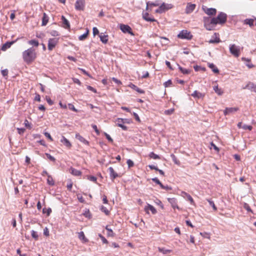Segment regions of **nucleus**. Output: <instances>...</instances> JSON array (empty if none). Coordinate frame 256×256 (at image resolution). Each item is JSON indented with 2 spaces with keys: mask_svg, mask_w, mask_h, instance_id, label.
<instances>
[{
  "mask_svg": "<svg viewBox=\"0 0 256 256\" xmlns=\"http://www.w3.org/2000/svg\"><path fill=\"white\" fill-rule=\"evenodd\" d=\"M43 213H46L48 216H49L52 212V210L50 208L46 210V208H44L42 210Z\"/></svg>",
  "mask_w": 256,
  "mask_h": 256,
  "instance_id": "bf43d9fd",
  "label": "nucleus"
},
{
  "mask_svg": "<svg viewBox=\"0 0 256 256\" xmlns=\"http://www.w3.org/2000/svg\"><path fill=\"white\" fill-rule=\"evenodd\" d=\"M172 8V6L171 4H166L165 3H163L159 6L158 8L156 10L155 12L156 13L161 14Z\"/></svg>",
  "mask_w": 256,
  "mask_h": 256,
  "instance_id": "423d86ee",
  "label": "nucleus"
},
{
  "mask_svg": "<svg viewBox=\"0 0 256 256\" xmlns=\"http://www.w3.org/2000/svg\"><path fill=\"white\" fill-rule=\"evenodd\" d=\"M202 8L204 12L208 16H214L216 13V10L214 8H208L203 6Z\"/></svg>",
  "mask_w": 256,
  "mask_h": 256,
  "instance_id": "9d476101",
  "label": "nucleus"
},
{
  "mask_svg": "<svg viewBox=\"0 0 256 256\" xmlns=\"http://www.w3.org/2000/svg\"><path fill=\"white\" fill-rule=\"evenodd\" d=\"M85 6V0H76L75 8L78 10H84Z\"/></svg>",
  "mask_w": 256,
  "mask_h": 256,
  "instance_id": "1a4fd4ad",
  "label": "nucleus"
},
{
  "mask_svg": "<svg viewBox=\"0 0 256 256\" xmlns=\"http://www.w3.org/2000/svg\"><path fill=\"white\" fill-rule=\"evenodd\" d=\"M46 102H48V103L50 105L52 106V105L54 104L53 101L50 98L46 97Z\"/></svg>",
  "mask_w": 256,
  "mask_h": 256,
  "instance_id": "774afa93",
  "label": "nucleus"
},
{
  "mask_svg": "<svg viewBox=\"0 0 256 256\" xmlns=\"http://www.w3.org/2000/svg\"><path fill=\"white\" fill-rule=\"evenodd\" d=\"M214 90L219 96L222 95L224 93L222 90L219 88L218 85L214 86Z\"/></svg>",
  "mask_w": 256,
  "mask_h": 256,
  "instance_id": "7c9ffc66",
  "label": "nucleus"
},
{
  "mask_svg": "<svg viewBox=\"0 0 256 256\" xmlns=\"http://www.w3.org/2000/svg\"><path fill=\"white\" fill-rule=\"evenodd\" d=\"M172 85V82L171 80H168L164 83V86L165 87H169Z\"/></svg>",
  "mask_w": 256,
  "mask_h": 256,
  "instance_id": "3c124183",
  "label": "nucleus"
},
{
  "mask_svg": "<svg viewBox=\"0 0 256 256\" xmlns=\"http://www.w3.org/2000/svg\"><path fill=\"white\" fill-rule=\"evenodd\" d=\"M220 42V35L218 33L215 32L212 36V39H210L208 42L210 44H218Z\"/></svg>",
  "mask_w": 256,
  "mask_h": 256,
  "instance_id": "ddd939ff",
  "label": "nucleus"
},
{
  "mask_svg": "<svg viewBox=\"0 0 256 256\" xmlns=\"http://www.w3.org/2000/svg\"><path fill=\"white\" fill-rule=\"evenodd\" d=\"M230 52L235 57H238L240 55V50L234 44H231L230 46Z\"/></svg>",
  "mask_w": 256,
  "mask_h": 256,
  "instance_id": "0eeeda50",
  "label": "nucleus"
},
{
  "mask_svg": "<svg viewBox=\"0 0 256 256\" xmlns=\"http://www.w3.org/2000/svg\"><path fill=\"white\" fill-rule=\"evenodd\" d=\"M60 142L62 143L66 148H70L72 146L70 142L64 136H62Z\"/></svg>",
  "mask_w": 256,
  "mask_h": 256,
  "instance_id": "a211bd4d",
  "label": "nucleus"
},
{
  "mask_svg": "<svg viewBox=\"0 0 256 256\" xmlns=\"http://www.w3.org/2000/svg\"><path fill=\"white\" fill-rule=\"evenodd\" d=\"M44 134L50 141L52 142L54 140L53 138L48 132H46Z\"/></svg>",
  "mask_w": 256,
  "mask_h": 256,
  "instance_id": "864d4df0",
  "label": "nucleus"
},
{
  "mask_svg": "<svg viewBox=\"0 0 256 256\" xmlns=\"http://www.w3.org/2000/svg\"><path fill=\"white\" fill-rule=\"evenodd\" d=\"M106 229L108 231V234H108V236H112V237L114 236V234L113 231L111 229L108 228V226H106Z\"/></svg>",
  "mask_w": 256,
  "mask_h": 256,
  "instance_id": "a19ab883",
  "label": "nucleus"
},
{
  "mask_svg": "<svg viewBox=\"0 0 256 256\" xmlns=\"http://www.w3.org/2000/svg\"><path fill=\"white\" fill-rule=\"evenodd\" d=\"M245 88L250 90L252 92H256V84H254V82H248Z\"/></svg>",
  "mask_w": 256,
  "mask_h": 256,
  "instance_id": "4be33fe9",
  "label": "nucleus"
},
{
  "mask_svg": "<svg viewBox=\"0 0 256 256\" xmlns=\"http://www.w3.org/2000/svg\"><path fill=\"white\" fill-rule=\"evenodd\" d=\"M152 180L156 184H158L160 186L162 185V183L160 181V180L157 178H152Z\"/></svg>",
  "mask_w": 256,
  "mask_h": 256,
  "instance_id": "6e6d98bb",
  "label": "nucleus"
},
{
  "mask_svg": "<svg viewBox=\"0 0 256 256\" xmlns=\"http://www.w3.org/2000/svg\"><path fill=\"white\" fill-rule=\"evenodd\" d=\"M180 195L182 197L186 198L192 205L195 206V202L190 194L185 192H182Z\"/></svg>",
  "mask_w": 256,
  "mask_h": 256,
  "instance_id": "4468645a",
  "label": "nucleus"
},
{
  "mask_svg": "<svg viewBox=\"0 0 256 256\" xmlns=\"http://www.w3.org/2000/svg\"><path fill=\"white\" fill-rule=\"evenodd\" d=\"M214 18L205 16L204 18V28L208 30H214L216 24Z\"/></svg>",
  "mask_w": 256,
  "mask_h": 256,
  "instance_id": "f03ea898",
  "label": "nucleus"
},
{
  "mask_svg": "<svg viewBox=\"0 0 256 256\" xmlns=\"http://www.w3.org/2000/svg\"><path fill=\"white\" fill-rule=\"evenodd\" d=\"M159 6V4H158V2H156L154 3H148L147 4V8H148V6Z\"/></svg>",
  "mask_w": 256,
  "mask_h": 256,
  "instance_id": "4d7b16f0",
  "label": "nucleus"
},
{
  "mask_svg": "<svg viewBox=\"0 0 256 256\" xmlns=\"http://www.w3.org/2000/svg\"><path fill=\"white\" fill-rule=\"evenodd\" d=\"M179 70L184 74H189L190 72V70L184 68H183L181 66H179Z\"/></svg>",
  "mask_w": 256,
  "mask_h": 256,
  "instance_id": "e433bc0d",
  "label": "nucleus"
},
{
  "mask_svg": "<svg viewBox=\"0 0 256 256\" xmlns=\"http://www.w3.org/2000/svg\"><path fill=\"white\" fill-rule=\"evenodd\" d=\"M31 234H32V236L36 240H37L38 239V232H35L34 230H32Z\"/></svg>",
  "mask_w": 256,
  "mask_h": 256,
  "instance_id": "c03bdc74",
  "label": "nucleus"
},
{
  "mask_svg": "<svg viewBox=\"0 0 256 256\" xmlns=\"http://www.w3.org/2000/svg\"><path fill=\"white\" fill-rule=\"evenodd\" d=\"M174 112V108H170L168 110H166L164 112V114L166 115H170L172 114Z\"/></svg>",
  "mask_w": 256,
  "mask_h": 256,
  "instance_id": "37998d69",
  "label": "nucleus"
},
{
  "mask_svg": "<svg viewBox=\"0 0 256 256\" xmlns=\"http://www.w3.org/2000/svg\"><path fill=\"white\" fill-rule=\"evenodd\" d=\"M14 41L7 42L6 43L2 44L1 47V50L2 51H6L8 48H10L12 44L14 43Z\"/></svg>",
  "mask_w": 256,
  "mask_h": 256,
  "instance_id": "aec40b11",
  "label": "nucleus"
},
{
  "mask_svg": "<svg viewBox=\"0 0 256 256\" xmlns=\"http://www.w3.org/2000/svg\"><path fill=\"white\" fill-rule=\"evenodd\" d=\"M49 18L48 16L46 14L44 13L43 16L42 18V26H45L47 24L48 22Z\"/></svg>",
  "mask_w": 256,
  "mask_h": 256,
  "instance_id": "bb28decb",
  "label": "nucleus"
},
{
  "mask_svg": "<svg viewBox=\"0 0 256 256\" xmlns=\"http://www.w3.org/2000/svg\"><path fill=\"white\" fill-rule=\"evenodd\" d=\"M216 24H224L227 20V15L222 12H220L216 17L214 18Z\"/></svg>",
  "mask_w": 256,
  "mask_h": 256,
  "instance_id": "7ed1b4c3",
  "label": "nucleus"
},
{
  "mask_svg": "<svg viewBox=\"0 0 256 256\" xmlns=\"http://www.w3.org/2000/svg\"><path fill=\"white\" fill-rule=\"evenodd\" d=\"M108 170L110 172V179L112 180H114L116 178L120 176L118 173L116 172H115V170L112 167H110L108 168Z\"/></svg>",
  "mask_w": 256,
  "mask_h": 256,
  "instance_id": "2eb2a0df",
  "label": "nucleus"
},
{
  "mask_svg": "<svg viewBox=\"0 0 256 256\" xmlns=\"http://www.w3.org/2000/svg\"><path fill=\"white\" fill-rule=\"evenodd\" d=\"M78 238L80 240H83L85 242H88V240L86 238L83 232H80L78 233Z\"/></svg>",
  "mask_w": 256,
  "mask_h": 256,
  "instance_id": "c9c22d12",
  "label": "nucleus"
},
{
  "mask_svg": "<svg viewBox=\"0 0 256 256\" xmlns=\"http://www.w3.org/2000/svg\"><path fill=\"white\" fill-rule=\"evenodd\" d=\"M191 95L194 98H202L204 96V94L197 90H195Z\"/></svg>",
  "mask_w": 256,
  "mask_h": 256,
  "instance_id": "c85d7f7f",
  "label": "nucleus"
},
{
  "mask_svg": "<svg viewBox=\"0 0 256 256\" xmlns=\"http://www.w3.org/2000/svg\"><path fill=\"white\" fill-rule=\"evenodd\" d=\"M170 156L173 160V162H174V163L178 166H180V160L177 158L176 156L175 155H174V154H172L170 155Z\"/></svg>",
  "mask_w": 256,
  "mask_h": 256,
  "instance_id": "f704fd0d",
  "label": "nucleus"
},
{
  "mask_svg": "<svg viewBox=\"0 0 256 256\" xmlns=\"http://www.w3.org/2000/svg\"><path fill=\"white\" fill-rule=\"evenodd\" d=\"M62 26L66 29L70 28V24L68 20L64 16H62Z\"/></svg>",
  "mask_w": 256,
  "mask_h": 256,
  "instance_id": "5701e85b",
  "label": "nucleus"
},
{
  "mask_svg": "<svg viewBox=\"0 0 256 256\" xmlns=\"http://www.w3.org/2000/svg\"><path fill=\"white\" fill-rule=\"evenodd\" d=\"M28 43L30 45L32 46V48H38L39 46V42L38 40H31L28 41Z\"/></svg>",
  "mask_w": 256,
  "mask_h": 256,
  "instance_id": "393cba45",
  "label": "nucleus"
},
{
  "mask_svg": "<svg viewBox=\"0 0 256 256\" xmlns=\"http://www.w3.org/2000/svg\"><path fill=\"white\" fill-rule=\"evenodd\" d=\"M88 34V30H87V31H86V33L84 34H83L80 36L78 37V40H84L87 38Z\"/></svg>",
  "mask_w": 256,
  "mask_h": 256,
  "instance_id": "ea45409f",
  "label": "nucleus"
},
{
  "mask_svg": "<svg viewBox=\"0 0 256 256\" xmlns=\"http://www.w3.org/2000/svg\"><path fill=\"white\" fill-rule=\"evenodd\" d=\"M158 250L164 254H169L172 252V250H168L164 248H158Z\"/></svg>",
  "mask_w": 256,
  "mask_h": 256,
  "instance_id": "cd10ccee",
  "label": "nucleus"
},
{
  "mask_svg": "<svg viewBox=\"0 0 256 256\" xmlns=\"http://www.w3.org/2000/svg\"><path fill=\"white\" fill-rule=\"evenodd\" d=\"M208 67L212 69V70L214 72V73H218L219 70L217 68V67L214 64H208Z\"/></svg>",
  "mask_w": 256,
  "mask_h": 256,
  "instance_id": "473e14b6",
  "label": "nucleus"
},
{
  "mask_svg": "<svg viewBox=\"0 0 256 256\" xmlns=\"http://www.w3.org/2000/svg\"><path fill=\"white\" fill-rule=\"evenodd\" d=\"M242 129H244V130H248L250 131L252 129V126H248L246 124H244L242 126Z\"/></svg>",
  "mask_w": 256,
  "mask_h": 256,
  "instance_id": "49530a36",
  "label": "nucleus"
},
{
  "mask_svg": "<svg viewBox=\"0 0 256 256\" xmlns=\"http://www.w3.org/2000/svg\"><path fill=\"white\" fill-rule=\"evenodd\" d=\"M38 54L36 48H30L22 53V59L27 64H32L37 58Z\"/></svg>",
  "mask_w": 256,
  "mask_h": 256,
  "instance_id": "f257e3e1",
  "label": "nucleus"
},
{
  "mask_svg": "<svg viewBox=\"0 0 256 256\" xmlns=\"http://www.w3.org/2000/svg\"><path fill=\"white\" fill-rule=\"evenodd\" d=\"M178 37L181 39L191 40L192 36L190 32L186 30H182L178 34Z\"/></svg>",
  "mask_w": 256,
  "mask_h": 256,
  "instance_id": "39448f33",
  "label": "nucleus"
},
{
  "mask_svg": "<svg viewBox=\"0 0 256 256\" xmlns=\"http://www.w3.org/2000/svg\"><path fill=\"white\" fill-rule=\"evenodd\" d=\"M101 210L104 212L106 215L108 216L110 214V211L104 206H102Z\"/></svg>",
  "mask_w": 256,
  "mask_h": 256,
  "instance_id": "a18cd8bd",
  "label": "nucleus"
},
{
  "mask_svg": "<svg viewBox=\"0 0 256 256\" xmlns=\"http://www.w3.org/2000/svg\"><path fill=\"white\" fill-rule=\"evenodd\" d=\"M144 210L146 213L148 214V210H150L152 214H156L157 212L155 208L150 204H148L144 208Z\"/></svg>",
  "mask_w": 256,
  "mask_h": 256,
  "instance_id": "6ab92c4d",
  "label": "nucleus"
},
{
  "mask_svg": "<svg viewBox=\"0 0 256 256\" xmlns=\"http://www.w3.org/2000/svg\"><path fill=\"white\" fill-rule=\"evenodd\" d=\"M72 184H73L72 182L70 180L69 183H68L66 186V188L68 190L71 191L72 187Z\"/></svg>",
  "mask_w": 256,
  "mask_h": 256,
  "instance_id": "5fc2aeb1",
  "label": "nucleus"
},
{
  "mask_svg": "<svg viewBox=\"0 0 256 256\" xmlns=\"http://www.w3.org/2000/svg\"><path fill=\"white\" fill-rule=\"evenodd\" d=\"M207 200L208 202L210 205L212 207L213 210L214 211H216L217 210V208L215 206V204H214V202L213 201H212V200H208V199Z\"/></svg>",
  "mask_w": 256,
  "mask_h": 256,
  "instance_id": "79ce46f5",
  "label": "nucleus"
},
{
  "mask_svg": "<svg viewBox=\"0 0 256 256\" xmlns=\"http://www.w3.org/2000/svg\"><path fill=\"white\" fill-rule=\"evenodd\" d=\"M120 28L124 33H128L132 36L134 35L131 28L127 24H120Z\"/></svg>",
  "mask_w": 256,
  "mask_h": 256,
  "instance_id": "6e6552de",
  "label": "nucleus"
},
{
  "mask_svg": "<svg viewBox=\"0 0 256 256\" xmlns=\"http://www.w3.org/2000/svg\"><path fill=\"white\" fill-rule=\"evenodd\" d=\"M149 157L150 158H152L154 160H159L160 158L159 156L154 154V152H151L149 154Z\"/></svg>",
  "mask_w": 256,
  "mask_h": 256,
  "instance_id": "72a5a7b5",
  "label": "nucleus"
},
{
  "mask_svg": "<svg viewBox=\"0 0 256 256\" xmlns=\"http://www.w3.org/2000/svg\"><path fill=\"white\" fill-rule=\"evenodd\" d=\"M59 38H50L48 40V48L50 51L53 50L58 44Z\"/></svg>",
  "mask_w": 256,
  "mask_h": 256,
  "instance_id": "20e7f679",
  "label": "nucleus"
},
{
  "mask_svg": "<svg viewBox=\"0 0 256 256\" xmlns=\"http://www.w3.org/2000/svg\"><path fill=\"white\" fill-rule=\"evenodd\" d=\"M24 124L26 127L29 128L30 129L31 128L30 124L27 120H25L24 122Z\"/></svg>",
  "mask_w": 256,
  "mask_h": 256,
  "instance_id": "69168bd1",
  "label": "nucleus"
},
{
  "mask_svg": "<svg viewBox=\"0 0 256 256\" xmlns=\"http://www.w3.org/2000/svg\"><path fill=\"white\" fill-rule=\"evenodd\" d=\"M168 200L171 206L174 209L176 208L178 210H180V208L178 205V201L176 198H168Z\"/></svg>",
  "mask_w": 256,
  "mask_h": 256,
  "instance_id": "9b49d317",
  "label": "nucleus"
},
{
  "mask_svg": "<svg viewBox=\"0 0 256 256\" xmlns=\"http://www.w3.org/2000/svg\"><path fill=\"white\" fill-rule=\"evenodd\" d=\"M100 38L101 42L104 44H106L108 42V35H100Z\"/></svg>",
  "mask_w": 256,
  "mask_h": 256,
  "instance_id": "2f4dec72",
  "label": "nucleus"
},
{
  "mask_svg": "<svg viewBox=\"0 0 256 256\" xmlns=\"http://www.w3.org/2000/svg\"><path fill=\"white\" fill-rule=\"evenodd\" d=\"M244 208L248 211V212H252V210H251L250 206L246 204V203H244Z\"/></svg>",
  "mask_w": 256,
  "mask_h": 256,
  "instance_id": "de8ad7c7",
  "label": "nucleus"
},
{
  "mask_svg": "<svg viewBox=\"0 0 256 256\" xmlns=\"http://www.w3.org/2000/svg\"><path fill=\"white\" fill-rule=\"evenodd\" d=\"M76 138L80 142H82L84 144H86L87 146H89L90 143L89 142L86 140L83 136H82L81 135H80L79 134H76Z\"/></svg>",
  "mask_w": 256,
  "mask_h": 256,
  "instance_id": "412c9836",
  "label": "nucleus"
},
{
  "mask_svg": "<svg viewBox=\"0 0 256 256\" xmlns=\"http://www.w3.org/2000/svg\"><path fill=\"white\" fill-rule=\"evenodd\" d=\"M92 128H93V129L94 130V131L96 132V134H97L98 135H99V134H100V132L99 130L98 129V128H97L96 126V125H95V124H92Z\"/></svg>",
  "mask_w": 256,
  "mask_h": 256,
  "instance_id": "13d9d810",
  "label": "nucleus"
},
{
  "mask_svg": "<svg viewBox=\"0 0 256 256\" xmlns=\"http://www.w3.org/2000/svg\"><path fill=\"white\" fill-rule=\"evenodd\" d=\"M18 133L20 134H22L25 132V129L24 128H17Z\"/></svg>",
  "mask_w": 256,
  "mask_h": 256,
  "instance_id": "0e129e2a",
  "label": "nucleus"
},
{
  "mask_svg": "<svg viewBox=\"0 0 256 256\" xmlns=\"http://www.w3.org/2000/svg\"><path fill=\"white\" fill-rule=\"evenodd\" d=\"M126 163L128 168H130L134 166V163L131 160H127Z\"/></svg>",
  "mask_w": 256,
  "mask_h": 256,
  "instance_id": "09e8293b",
  "label": "nucleus"
},
{
  "mask_svg": "<svg viewBox=\"0 0 256 256\" xmlns=\"http://www.w3.org/2000/svg\"><path fill=\"white\" fill-rule=\"evenodd\" d=\"M1 72H2V75L4 76H8V70L6 69L4 70H2Z\"/></svg>",
  "mask_w": 256,
  "mask_h": 256,
  "instance_id": "338daca9",
  "label": "nucleus"
},
{
  "mask_svg": "<svg viewBox=\"0 0 256 256\" xmlns=\"http://www.w3.org/2000/svg\"><path fill=\"white\" fill-rule=\"evenodd\" d=\"M129 86L140 94H144V90L138 88V87H137L136 85H134L133 84H129Z\"/></svg>",
  "mask_w": 256,
  "mask_h": 256,
  "instance_id": "a878e982",
  "label": "nucleus"
},
{
  "mask_svg": "<svg viewBox=\"0 0 256 256\" xmlns=\"http://www.w3.org/2000/svg\"><path fill=\"white\" fill-rule=\"evenodd\" d=\"M92 32L94 36L99 34V31L96 27H94L92 29Z\"/></svg>",
  "mask_w": 256,
  "mask_h": 256,
  "instance_id": "052dcab7",
  "label": "nucleus"
},
{
  "mask_svg": "<svg viewBox=\"0 0 256 256\" xmlns=\"http://www.w3.org/2000/svg\"><path fill=\"white\" fill-rule=\"evenodd\" d=\"M143 18L144 20H146L148 22H156V20H155L154 18H150L149 16V14L147 12H146L143 14Z\"/></svg>",
  "mask_w": 256,
  "mask_h": 256,
  "instance_id": "c756f323",
  "label": "nucleus"
},
{
  "mask_svg": "<svg viewBox=\"0 0 256 256\" xmlns=\"http://www.w3.org/2000/svg\"><path fill=\"white\" fill-rule=\"evenodd\" d=\"M70 172L74 176H80L82 175V172L80 170H76L73 168L70 169Z\"/></svg>",
  "mask_w": 256,
  "mask_h": 256,
  "instance_id": "b1692460",
  "label": "nucleus"
},
{
  "mask_svg": "<svg viewBox=\"0 0 256 256\" xmlns=\"http://www.w3.org/2000/svg\"><path fill=\"white\" fill-rule=\"evenodd\" d=\"M124 120L123 118H118L116 121V124L117 126L121 128L123 130H128V127L124 125Z\"/></svg>",
  "mask_w": 256,
  "mask_h": 256,
  "instance_id": "f8f14e48",
  "label": "nucleus"
},
{
  "mask_svg": "<svg viewBox=\"0 0 256 256\" xmlns=\"http://www.w3.org/2000/svg\"><path fill=\"white\" fill-rule=\"evenodd\" d=\"M87 89H88L92 91V92H94V93H96V92H97L96 89H95L93 87H92V86H87Z\"/></svg>",
  "mask_w": 256,
  "mask_h": 256,
  "instance_id": "e2e57ef3",
  "label": "nucleus"
},
{
  "mask_svg": "<svg viewBox=\"0 0 256 256\" xmlns=\"http://www.w3.org/2000/svg\"><path fill=\"white\" fill-rule=\"evenodd\" d=\"M88 178L90 180V181H92L93 182H96V180H97V178L96 176H88Z\"/></svg>",
  "mask_w": 256,
  "mask_h": 256,
  "instance_id": "603ef678",
  "label": "nucleus"
},
{
  "mask_svg": "<svg viewBox=\"0 0 256 256\" xmlns=\"http://www.w3.org/2000/svg\"><path fill=\"white\" fill-rule=\"evenodd\" d=\"M104 136H106V138H107V140L110 142H113V140L112 138L110 136L109 134H108L106 132H104Z\"/></svg>",
  "mask_w": 256,
  "mask_h": 256,
  "instance_id": "680f3d73",
  "label": "nucleus"
},
{
  "mask_svg": "<svg viewBox=\"0 0 256 256\" xmlns=\"http://www.w3.org/2000/svg\"><path fill=\"white\" fill-rule=\"evenodd\" d=\"M238 108H226L224 111V114L225 116L230 114L232 113L235 112L238 110Z\"/></svg>",
  "mask_w": 256,
  "mask_h": 256,
  "instance_id": "f3484780",
  "label": "nucleus"
},
{
  "mask_svg": "<svg viewBox=\"0 0 256 256\" xmlns=\"http://www.w3.org/2000/svg\"><path fill=\"white\" fill-rule=\"evenodd\" d=\"M196 7V5L195 4L188 3L186 8V13L188 14L192 12L195 9Z\"/></svg>",
  "mask_w": 256,
  "mask_h": 256,
  "instance_id": "dca6fc26",
  "label": "nucleus"
},
{
  "mask_svg": "<svg viewBox=\"0 0 256 256\" xmlns=\"http://www.w3.org/2000/svg\"><path fill=\"white\" fill-rule=\"evenodd\" d=\"M47 182L48 184L53 186L54 184V180H53L52 178V176L48 175V179H47Z\"/></svg>",
  "mask_w": 256,
  "mask_h": 256,
  "instance_id": "58836bf2",
  "label": "nucleus"
},
{
  "mask_svg": "<svg viewBox=\"0 0 256 256\" xmlns=\"http://www.w3.org/2000/svg\"><path fill=\"white\" fill-rule=\"evenodd\" d=\"M255 22L254 19H246L245 20V24H248L250 26H252Z\"/></svg>",
  "mask_w": 256,
  "mask_h": 256,
  "instance_id": "4c0bfd02",
  "label": "nucleus"
},
{
  "mask_svg": "<svg viewBox=\"0 0 256 256\" xmlns=\"http://www.w3.org/2000/svg\"><path fill=\"white\" fill-rule=\"evenodd\" d=\"M68 106L69 109H70V110H72V111L75 112H78V110L75 108V107L72 104H68Z\"/></svg>",
  "mask_w": 256,
  "mask_h": 256,
  "instance_id": "8fccbe9b",
  "label": "nucleus"
}]
</instances>
